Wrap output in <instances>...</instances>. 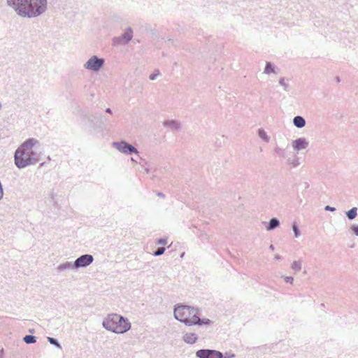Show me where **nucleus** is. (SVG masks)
Segmentation results:
<instances>
[{"label":"nucleus","mask_w":358,"mask_h":358,"mask_svg":"<svg viewBox=\"0 0 358 358\" xmlns=\"http://www.w3.org/2000/svg\"><path fill=\"white\" fill-rule=\"evenodd\" d=\"M6 3L20 17L31 19L45 12L48 0H6Z\"/></svg>","instance_id":"obj_1"},{"label":"nucleus","mask_w":358,"mask_h":358,"mask_svg":"<svg viewBox=\"0 0 358 358\" xmlns=\"http://www.w3.org/2000/svg\"><path fill=\"white\" fill-rule=\"evenodd\" d=\"M38 144L37 139L30 138L17 148L14 153V161L18 169H24L39 162L40 153L36 150Z\"/></svg>","instance_id":"obj_2"},{"label":"nucleus","mask_w":358,"mask_h":358,"mask_svg":"<svg viewBox=\"0 0 358 358\" xmlns=\"http://www.w3.org/2000/svg\"><path fill=\"white\" fill-rule=\"evenodd\" d=\"M198 313V309L187 305L178 304L174 308L175 318L185 325L208 326L211 324V321L209 319L200 318L197 315Z\"/></svg>","instance_id":"obj_3"},{"label":"nucleus","mask_w":358,"mask_h":358,"mask_svg":"<svg viewBox=\"0 0 358 358\" xmlns=\"http://www.w3.org/2000/svg\"><path fill=\"white\" fill-rule=\"evenodd\" d=\"M103 327L115 334H124L131 328V323L127 317L115 313L109 314L103 322Z\"/></svg>","instance_id":"obj_4"},{"label":"nucleus","mask_w":358,"mask_h":358,"mask_svg":"<svg viewBox=\"0 0 358 358\" xmlns=\"http://www.w3.org/2000/svg\"><path fill=\"white\" fill-rule=\"evenodd\" d=\"M104 63L105 59L103 58H99L96 55H94L84 64V67L86 69L97 72L103 66Z\"/></svg>","instance_id":"obj_5"},{"label":"nucleus","mask_w":358,"mask_h":358,"mask_svg":"<svg viewBox=\"0 0 358 358\" xmlns=\"http://www.w3.org/2000/svg\"><path fill=\"white\" fill-rule=\"evenodd\" d=\"M113 146L120 152L126 155H131L134 153L136 155H138L139 153L134 146L128 143L125 141H122L120 142H113Z\"/></svg>","instance_id":"obj_6"},{"label":"nucleus","mask_w":358,"mask_h":358,"mask_svg":"<svg viewBox=\"0 0 358 358\" xmlns=\"http://www.w3.org/2000/svg\"><path fill=\"white\" fill-rule=\"evenodd\" d=\"M198 358H225L223 354L215 350L201 349L196 352Z\"/></svg>","instance_id":"obj_7"},{"label":"nucleus","mask_w":358,"mask_h":358,"mask_svg":"<svg viewBox=\"0 0 358 358\" xmlns=\"http://www.w3.org/2000/svg\"><path fill=\"white\" fill-rule=\"evenodd\" d=\"M94 257L92 255L85 254L78 257L74 262L76 269L85 268L93 262Z\"/></svg>","instance_id":"obj_8"},{"label":"nucleus","mask_w":358,"mask_h":358,"mask_svg":"<svg viewBox=\"0 0 358 358\" xmlns=\"http://www.w3.org/2000/svg\"><path fill=\"white\" fill-rule=\"evenodd\" d=\"M133 37V31L131 27H129L127 31L122 34V36L115 38L113 39V43L115 45H118L120 43H127L129 42Z\"/></svg>","instance_id":"obj_9"},{"label":"nucleus","mask_w":358,"mask_h":358,"mask_svg":"<svg viewBox=\"0 0 358 358\" xmlns=\"http://www.w3.org/2000/svg\"><path fill=\"white\" fill-rule=\"evenodd\" d=\"M105 119L101 113L92 114L88 117V120L93 124L94 127H101L103 124Z\"/></svg>","instance_id":"obj_10"},{"label":"nucleus","mask_w":358,"mask_h":358,"mask_svg":"<svg viewBox=\"0 0 358 358\" xmlns=\"http://www.w3.org/2000/svg\"><path fill=\"white\" fill-rule=\"evenodd\" d=\"M308 145V142L305 138H299L292 141L293 149L296 151H300L306 149Z\"/></svg>","instance_id":"obj_11"},{"label":"nucleus","mask_w":358,"mask_h":358,"mask_svg":"<svg viewBox=\"0 0 358 358\" xmlns=\"http://www.w3.org/2000/svg\"><path fill=\"white\" fill-rule=\"evenodd\" d=\"M198 336L194 333H186L183 336V341L188 344H194L196 342Z\"/></svg>","instance_id":"obj_12"},{"label":"nucleus","mask_w":358,"mask_h":358,"mask_svg":"<svg viewBox=\"0 0 358 358\" xmlns=\"http://www.w3.org/2000/svg\"><path fill=\"white\" fill-rule=\"evenodd\" d=\"M163 124L165 127H167L170 128L171 130H173V131L178 130L180 129V123L178 121L174 120H166V121H164L163 122Z\"/></svg>","instance_id":"obj_13"},{"label":"nucleus","mask_w":358,"mask_h":358,"mask_svg":"<svg viewBox=\"0 0 358 358\" xmlns=\"http://www.w3.org/2000/svg\"><path fill=\"white\" fill-rule=\"evenodd\" d=\"M280 224V220L277 217H273L271 218L266 227L267 231H273L278 228Z\"/></svg>","instance_id":"obj_14"},{"label":"nucleus","mask_w":358,"mask_h":358,"mask_svg":"<svg viewBox=\"0 0 358 358\" xmlns=\"http://www.w3.org/2000/svg\"><path fill=\"white\" fill-rule=\"evenodd\" d=\"M293 124L296 127L301 129L306 125V120L303 117L297 115L294 117Z\"/></svg>","instance_id":"obj_15"},{"label":"nucleus","mask_w":358,"mask_h":358,"mask_svg":"<svg viewBox=\"0 0 358 358\" xmlns=\"http://www.w3.org/2000/svg\"><path fill=\"white\" fill-rule=\"evenodd\" d=\"M57 269L59 271H65V270L76 269V268L74 266V262L71 263V262H65L64 264H59L57 267Z\"/></svg>","instance_id":"obj_16"},{"label":"nucleus","mask_w":358,"mask_h":358,"mask_svg":"<svg viewBox=\"0 0 358 358\" xmlns=\"http://www.w3.org/2000/svg\"><path fill=\"white\" fill-rule=\"evenodd\" d=\"M345 215L348 220H352L355 219L357 215V208L353 207L348 211L345 212Z\"/></svg>","instance_id":"obj_17"},{"label":"nucleus","mask_w":358,"mask_h":358,"mask_svg":"<svg viewBox=\"0 0 358 358\" xmlns=\"http://www.w3.org/2000/svg\"><path fill=\"white\" fill-rule=\"evenodd\" d=\"M264 73L266 74L275 73L274 64L270 62H266Z\"/></svg>","instance_id":"obj_18"},{"label":"nucleus","mask_w":358,"mask_h":358,"mask_svg":"<svg viewBox=\"0 0 358 358\" xmlns=\"http://www.w3.org/2000/svg\"><path fill=\"white\" fill-rule=\"evenodd\" d=\"M23 341L27 344H33L36 342V337L32 335H26L23 338Z\"/></svg>","instance_id":"obj_19"},{"label":"nucleus","mask_w":358,"mask_h":358,"mask_svg":"<svg viewBox=\"0 0 358 358\" xmlns=\"http://www.w3.org/2000/svg\"><path fill=\"white\" fill-rule=\"evenodd\" d=\"M47 339L50 344L55 345L56 348L59 349H62L61 344L57 339L52 337H48Z\"/></svg>","instance_id":"obj_20"},{"label":"nucleus","mask_w":358,"mask_h":358,"mask_svg":"<svg viewBox=\"0 0 358 358\" xmlns=\"http://www.w3.org/2000/svg\"><path fill=\"white\" fill-rule=\"evenodd\" d=\"M258 135L265 142H268L269 138L267 136L266 131L263 129H258Z\"/></svg>","instance_id":"obj_21"},{"label":"nucleus","mask_w":358,"mask_h":358,"mask_svg":"<svg viewBox=\"0 0 358 358\" xmlns=\"http://www.w3.org/2000/svg\"><path fill=\"white\" fill-rule=\"evenodd\" d=\"M292 230H293V232H294V236L296 238H298L301 235V232H300V230H299V228L296 224V222H294L293 224H292Z\"/></svg>","instance_id":"obj_22"},{"label":"nucleus","mask_w":358,"mask_h":358,"mask_svg":"<svg viewBox=\"0 0 358 358\" xmlns=\"http://www.w3.org/2000/svg\"><path fill=\"white\" fill-rule=\"evenodd\" d=\"M292 268L295 270L296 271H299L301 268V264L298 261H294L291 266Z\"/></svg>","instance_id":"obj_23"},{"label":"nucleus","mask_w":358,"mask_h":358,"mask_svg":"<svg viewBox=\"0 0 358 358\" xmlns=\"http://www.w3.org/2000/svg\"><path fill=\"white\" fill-rule=\"evenodd\" d=\"M165 250V248L159 247L154 252L153 255L156 257L160 256L164 253Z\"/></svg>","instance_id":"obj_24"},{"label":"nucleus","mask_w":358,"mask_h":358,"mask_svg":"<svg viewBox=\"0 0 358 358\" xmlns=\"http://www.w3.org/2000/svg\"><path fill=\"white\" fill-rule=\"evenodd\" d=\"M160 74L159 70H155L153 73H151L149 76V79L151 80H154Z\"/></svg>","instance_id":"obj_25"},{"label":"nucleus","mask_w":358,"mask_h":358,"mask_svg":"<svg viewBox=\"0 0 358 358\" xmlns=\"http://www.w3.org/2000/svg\"><path fill=\"white\" fill-rule=\"evenodd\" d=\"M279 84L284 87V90L285 91H287V88H288L289 85L287 83H285V78H281L280 79Z\"/></svg>","instance_id":"obj_26"},{"label":"nucleus","mask_w":358,"mask_h":358,"mask_svg":"<svg viewBox=\"0 0 358 358\" xmlns=\"http://www.w3.org/2000/svg\"><path fill=\"white\" fill-rule=\"evenodd\" d=\"M350 229L355 235L358 236V224H352L350 227Z\"/></svg>","instance_id":"obj_27"},{"label":"nucleus","mask_w":358,"mask_h":358,"mask_svg":"<svg viewBox=\"0 0 358 358\" xmlns=\"http://www.w3.org/2000/svg\"><path fill=\"white\" fill-rule=\"evenodd\" d=\"M287 162L289 164L292 165L293 166H296L299 164L298 160L296 159H289Z\"/></svg>","instance_id":"obj_28"},{"label":"nucleus","mask_w":358,"mask_h":358,"mask_svg":"<svg viewBox=\"0 0 358 358\" xmlns=\"http://www.w3.org/2000/svg\"><path fill=\"white\" fill-rule=\"evenodd\" d=\"M285 282H287V283L292 284V282H293V281H294V278H293V277H292V276H286V277L285 278Z\"/></svg>","instance_id":"obj_29"},{"label":"nucleus","mask_w":358,"mask_h":358,"mask_svg":"<svg viewBox=\"0 0 358 358\" xmlns=\"http://www.w3.org/2000/svg\"><path fill=\"white\" fill-rule=\"evenodd\" d=\"M166 243H167V241H166V239H165V238H160V239H159V240L157 241V244H158V245H166Z\"/></svg>","instance_id":"obj_30"},{"label":"nucleus","mask_w":358,"mask_h":358,"mask_svg":"<svg viewBox=\"0 0 358 358\" xmlns=\"http://www.w3.org/2000/svg\"><path fill=\"white\" fill-rule=\"evenodd\" d=\"M324 210H325L326 211H331V212H334V211H335V210H336V208H335L334 207H331V206H326L324 207Z\"/></svg>","instance_id":"obj_31"},{"label":"nucleus","mask_w":358,"mask_h":358,"mask_svg":"<svg viewBox=\"0 0 358 358\" xmlns=\"http://www.w3.org/2000/svg\"><path fill=\"white\" fill-rule=\"evenodd\" d=\"M274 259L276 261H280L282 259V257H281V256H280L279 255L277 254V255H275Z\"/></svg>","instance_id":"obj_32"},{"label":"nucleus","mask_w":358,"mask_h":358,"mask_svg":"<svg viewBox=\"0 0 358 358\" xmlns=\"http://www.w3.org/2000/svg\"><path fill=\"white\" fill-rule=\"evenodd\" d=\"M106 112L107 113H110H110H112V110H111V109H110V108H106Z\"/></svg>","instance_id":"obj_33"},{"label":"nucleus","mask_w":358,"mask_h":358,"mask_svg":"<svg viewBox=\"0 0 358 358\" xmlns=\"http://www.w3.org/2000/svg\"><path fill=\"white\" fill-rule=\"evenodd\" d=\"M157 196H161V197H164V194L162 192H158Z\"/></svg>","instance_id":"obj_34"},{"label":"nucleus","mask_w":358,"mask_h":358,"mask_svg":"<svg viewBox=\"0 0 358 358\" xmlns=\"http://www.w3.org/2000/svg\"><path fill=\"white\" fill-rule=\"evenodd\" d=\"M269 248H270L271 250H274V248H274V245L271 244V245H270Z\"/></svg>","instance_id":"obj_35"},{"label":"nucleus","mask_w":358,"mask_h":358,"mask_svg":"<svg viewBox=\"0 0 358 358\" xmlns=\"http://www.w3.org/2000/svg\"><path fill=\"white\" fill-rule=\"evenodd\" d=\"M234 357H235V355L234 354H231V355L227 357V358H234Z\"/></svg>","instance_id":"obj_36"},{"label":"nucleus","mask_w":358,"mask_h":358,"mask_svg":"<svg viewBox=\"0 0 358 358\" xmlns=\"http://www.w3.org/2000/svg\"><path fill=\"white\" fill-rule=\"evenodd\" d=\"M336 81L337 83H339V82L341 81V80H340L339 77H336Z\"/></svg>","instance_id":"obj_37"},{"label":"nucleus","mask_w":358,"mask_h":358,"mask_svg":"<svg viewBox=\"0 0 358 358\" xmlns=\"http://www.w3.org/2000/svg\"><path fill=\"white\" fill-rule=\"evenodd\" d=\"M131 160H132L133 162H137V161H136V159H134V158H133V157L131 158Z\"/></svg>","instance_id":"obj_38"},{"label":"nucleus","mask_w":358,"mask_h":358,"mask_svg":"<svg viewBox=\"0 0 358 358\" xmlns=\"http://www.w3.org/2000/svg\"><path fill=\"white\" fill-rule=\"evenodd\" d=\"M51 197H52V199H54L55 195L53 194H52Z\"/></svg>","instance_id":"obj_39"},{"label":"nucleus","mask_w":358,"mask_h":358,"mask_svg":"<svg viewBox=\"0 0 358 358\" xmlns=\"http://www.w3.org/2000/svg\"><path fill=\"white\" fill-rule=\"evenodd\" d=\"M29 332H30V333H33V332H34V330H33V329H29Z\"/></svg>","instance_id":"obj_40"},{"label":"nucleus","mask_w":358,"mask_h":358,"mask_svg":"<svg viewBox=\"0 0 358 358\" xmlns=\"http://www.w3.org/2000/svg\"><path fill=\"white\" fill-rule=\"evenodd\" d=\"M2 108V104L0 102V110Z\"/></svg>","instance_id":"obj_41"},{"label":"nucleus","mask_w":358,"mask_h":358,"mask_svg":"<svg viewBox=\"0 0 358 358\" xmlns=\"http://www.w3.org/2000/svg\"><path fill=\"white\" fill-rule=\"evenodd\" d=\"M3 350L2 349V350H1V352H0V354H3Z\"/></svg>","instance_id":"obj_42"}]
</instances>
